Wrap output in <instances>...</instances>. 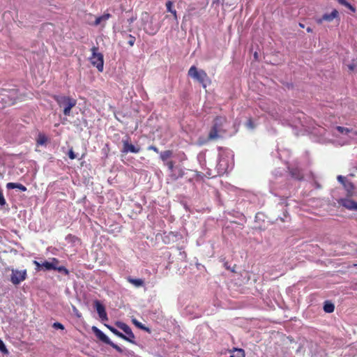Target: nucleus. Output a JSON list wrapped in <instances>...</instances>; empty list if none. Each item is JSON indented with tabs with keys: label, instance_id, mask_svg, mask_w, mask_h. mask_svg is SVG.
<instances>
[{
	"label": "nucleus",
	"instance_id": "obj_1",
	"mask_svg": "<svg viewBox=\"0 0 357 357\" xmlns=\"http://www.w3.org/2000/svg\"><path fill=\"white\" fill-rule=\"evenodd\" d=\"M227 120L225 116H218L213 121L208 135V141L217 140L223 137L227 132Z\"/></svg>",
	"mask_w": 357,
	"mask_h": 357
},
{
	"label": "nucleus",
	"instance_id": "obj_46",
	"mask_svg": "<svg viewBox=\"0 0 357 357\" xmlns=\"http://www.w3.org/2000/svg\"><path fill=\"white\" fill-rule=\"evenodd\" d=\"M73 310L75 314L79 318L81 317V314L79 312L78 310L75 306L73 307Z\"/></svg>",
	"mask_w": 357,
	"mask_h": 357
},
{
	"label": "nucleus",
	"instance_id": "obj_10",
	"mask_svg": "<svg viewBox=\"0 0 357 357\" xmlns=\"http://www.w3.org/2000/svg\"><path fill=\"white\" fill-rule=\"evenodd\" d=\"M93 305L97 311V313L98 314L100 319L102 321H107L108 317L105 306L98 300L94 301Z\"/></svg>",
	"mask_w": 357,
	"mask_h": 357
},
{
	"label": "nucleus",
	"instance_id": "obj_19",
	"mask_svg": "<svg viewBox=\"0 0 357 357\" xmlns=\"http://www.w3.org/2000/svg\"><path fill=\"white\" fill-rule=\"evenodd\" d=\"M110 17H111V15L109 13H105L102 15L96 17V21L93 24L97 26L101 23H105Z\"/></svg>",
	"mask_w": 357,
	"mask_h": 357
},
{
	"label": "nucleus",
	"instance_id": "obj_48",
	"mask_svg": "<svg viewBox=\"0 0 357 357\" xmlns=\"http://www.w3.org/2000/svg\"><path fill=\"white\" fill-rule=\"evenodd\" d=\"M180 255L181 256L182 258L186 257V254L185 252H180Z\"/></svg>",
	"mask_w": 357,
	"mask_h": 357
},
{
	"label": "nucleus",
	"instance_id": "obj_47",
	"mask_svg": "<svg viewBox=\"0 0 357 357\" xmlns=\"http://www.w3.org/2000/svg\"><path fill=\"white\" fill-rule=\"evenodd\" d=\"M206 174L208 176H212V177H215L216 176L215 174H213V172L211 169H208L206 172Z\"/></svg>",
	"mask_w": 357,
	"mask_h": 357
},
{
	"label": "nucleus",
	"instance_id": "obj_33",
	"mask_svg": "<svg viewBox=\"0 0 357 357\" xmlns=\"http://www.w3.org/2000/svg\"><path fill=\"white\" fill-rule=\"evenodd\" d=\"M54 271H57L58 272L63 273L65 275H68L69 274V271L63 266H59L58 265H56Z\"/></svg>",
	"mask_w": 357,
	"mask_h": 357
},
{
	"label": "nucleus",
	"instance_id": "obj_31",
	"mask_svg": "<svg viewBox=\"0 0 357 357\" xmlns=\"http://www.w3.org/2000/svg\"><path fill=\"white\" fill-rule=\"evenodd\" d=\"M230 357H245L244 350L242 349H234Z\"/></svg>",
	"mask_w": 357,
	"mask_h": 357
},
{
	"label": "nucleus",
	"instance_id": "obj_7",
	"mask_svg": "<svg viewBox=\"0 0 357 357\" xmlns=\"http://www.w3.org/2000/svg\"><path fill=\"white\" fill-rule=\"evenodd\" d=\"M11 274L10 277V281L14 285H18L22 282L26 280L27 277V272L26 269L24 270H18L15 268H11Z\"/></svg>",
	"mask_w": 357,
	"mask_h": 357
},
{
	"label": "nucleus",
	"instance_id": "obj_6",
	"mask_svg": "<svg viewBox=\"0 0 357 357\" xmlns=\"http://www.w3.org/2000/svg\"><path fill=\"white\" fill-rule=\"evenodd\" d=\"M230 168L229 155L224 153L219 155L218 163L216 165V171L218 175L226 173Z\"/></svg>",
	"mask_w": 357,
	"mask_h": 357
},
{
	"label": "nucleus",
	"instance_id": "obj_8",
	"mask_svg": "<svg viewBox=\"0 0 357 357\" xmlns=\"http://www.w3.org/2000/svg\"><path fill=\"white\" fill-rule=\"evenodd\" d=\"M116 326L126 333V335L123 334L124 337H121L122 339L130 343L136 344L135 335L128 325L121 321H117Z\"/></svg>",
	"mask_w": 357,
	"mask_h": 357
},
{
	"label": "nucleus",
	"instance_id": "obj_41",
	"mask_svg": "<svg viewBox=\"0 0 357 357\" xmlns=\"http://www.w3.org/2000/svg\"><path fill=\"white\" fill-rule=\"evenodd\" d=\"M337 181L341 183L342 185H344V183H345L348 180L347 179L346 177L343 176H341V175H339L337 176Z\"/></svg>",
	"mask_w": 357,
	"mask_h": 357
},
{
	"label": "nucleus",
	"instance_id": "obj_9",
	"mask_svg": "<svg viewBox=\"0 0 357 357\" xmlns=\"http://www.w3.org/2000/svg\"><path fill=\"white\" fill-rule=\"evenodd\" d=\"M130 137H127L126 139H123L122 144L123 148L121 149V153L127 154L128 153H138L141 151V148L139 146H135L129 142Z\"/></svg>",
	"mask_w": 357,
	"mask_h": 357
},
{
	"label": "nucleus",
	"instance_id": "obj_12",
	"mask_svg": "<svg viewBox=\"0 0 357 357\" xmlns=\"http://www.w3.org/2000/svg\"><path fill=\"white\" fill-rule=\"evenodd\" d=\"M91 330L96 336V337L99 339L100 341L107 344H108L110 342L111 340H109V338L98 328H97L96 326H92Z\"/></svg>",
	"mask_w": 357,
	"mask_h": 357
},
{
	"label": "nucleus",
	"instance_id": "obj_50",
	"mask_svg": "<svg viewBox=\"0 0 357 357\" xmlns=\"http://www.w3.org/2000/svg\"><path fill=\"white\" fill-rule=\"evenodd\" d=\"M299 26H300L301 27H302V28H304V25H303V24H301V23H299Z\"/></svg>",
	"mask_w": 357,
	"mask_h": 357
},
{
	"label": "nucleus",
	"instance_id": "obj_23",
	"mask_svg": "<svg viewBox=\"0 0 357 357\" xmlns=\"http://www.w3.org/2000/svg\"><path fill=\"white\" fill-rule=\"evenodd\" d=\"M65 239L68 243H71L73 245H75L79 241V239L73 234H68Z\"/></svg>",
	"mask_w": 357,
	"mask_h": 357
},
{
	"label": "nucleus",
	"instance_id": "obj_29",
	"mask_svg": "<svg viewBox=\"0 0 357 357\" xmlns=\"http://www.w3.org/2000/svg\"><path fill=\"white\" fill-rule=\"evenodd\" d=\"M132 322L133 324L139 328L142 329V330H144L148 333H151V330L149 328L145 326L144 324H142L141 322H139V321H137V319H132Z\"/></svg>",
	"mask_w": 357,
	"mask_h": 357
},
{
	"label": "nucleus",
	"instance_id": "obj_35",
	"mask_svg": "<svg viewBox=\"0 0 357 357\" xmlns=\"http://www.w3.org/2000/svg\"><path fill=\"white\" fill-rule=\"evenodd\" d=\"M0 351L3 354H9V351L7 349L4 342H3V340L0 338Z\"/></svg>",
	"mask_w": 357,
	"mask_h": 357
},
{
	"label": "nucleus",
	"instance_id": "obj_27",
	"mask_svg": "<svg viewBox=\"0 0 357 357\" xmlns=\"http://www.w3.org/2000/svg\"><path fill=\"white\" fill-rule=\"evenodd\" d=\"M172 155V151L170 150L160 152V158L162 161H166Z\"/></svg>",
	"mask_w": 357,
	"mask_h": 357
},
{
	"label": "nucleus",
	"instance_id": "obj_3",
	"mask_svg": "<svg viewBox=\"0 0 357 357\" xmlns=\"http://www.w3.org/2000/svg\"><path fill=\"white\" fill-rule=\"evenodd\" d=\"M54 99L60 107H63V114L65 116H70L71 109L77 104V100L70 96L55 95L54 96Z\"/></svg>",
	"mask_w": 357,
	"mask_h": 357
},
{
	"label": "nucleus",
	"instance_id": "obj_43",
	"mask_svg": "<svg viewBox=\"0 0 357 357\" xmlns=\"http://www.w3.org/2000/svg\"><path fill=\"white\" fill-rule=\"evenodd\" d=\"M68 156L70 159L73 160L75 158H76L77 155H75V153H74V151H73V149H70L69 150V152H68Z\"/></svg>",
	"mask_w": 357,
	"mask_h": 357
},
{
	"label": "nucleus",
	"instance_id": "obj_30",
	"mask_svg": "<svg viewBox=\"0 0 357 357\" xmlns=\"http://www.w3.org/2000/svg\"><path fill=\"white\" fill-rule=\"evenodd\" d=\"M105 326L112 333H114L115 335H116L117 337H123V333H122L121 332L119 331L116 328H115L114 327L110 326V325H107L105 324Z\"/></svg>",
	"mask_w": 357,
	"mask_h": 357
},
{
	"label": "nucleus",
	"instance_id": "obj_32",
	"mask_svg": "<svg viewBox=\"0 0 357 357\" xmlns=\"http://www.w3.org/2000/svg\"><path fill=\"white\" fill-rule=\"evenodd\" d=\"M184 175V172L181 168H177L176 171L172 172V176L174 179H178V178L183 177Z\"/></svg>",
	"mask_w": 357,
	"mask_h": 357
},
{
	"label": "nucleus",
	"instance_id": "obj_24",
	"mask_svg": "<svg viewBox=\"0 0 357 357\" xmlns=\"http://www.w3.org/2000/svg\"><path fill=\"white\" fill-rule=\"evenodd\" d=\"M335 310V305L330 301H325L324 304V310L327 313H331Z\"/></svg>",
	"mask_w": 357,
	"mask_h": 357
},
{
	"label": "nucleus",
	"instance_id": "obj_49",
	"mask_svg": "<svg viewBox=\"0 0 357 357\" xmlns=\"http://www.w3.org/2000/svg\"><path fill=\"white\" fill-rule=\"evenodd\" d=\"M306 30H307V31L308 33L312 32V29L311 27H310V26H309V27H307Z\"/></svg>",
	"mask_w": 357,
	"mask_h": 357
},
{
	"label": "nucleus",
	"instance_id": "obj_39",
	"mask_svg": "<svg viewBox=\"0 0 357 357\" xmlns=\"http://www.w3.org/2000/svg\"><path fill=\"white\" fill-rule=\"evenodd\" d=\"M245 125H246V127L250 130H253L255 128V123L250 119L248 120Z\"/></svg>",
	"mask_w": 357,
	"mask_h": 357
},
{
	"label": "nucleus",
	"instance_id": "obj_37",
	"mask_svg": "<svg viewBox=\"0 0 357 357\" xmlns=\"http://www.w3.org/2000/svg\"><path fill=\"white\" fill-rule=\"evenodd\" d=\"M33 263L36 266L35 270L36 271H38V272L43 271V266H42L43 261H38L34 260V261H33Z\"/></svg>",
	"mask_w": 357,
	"mask_h": 357
},
{
	"label": "nucleus",
	"instance_id": "obj_25",
	"mask_svg": "<svg viewBox=\"0 0 357 357\" xmlns=\"http://www.w3.org/2000/svg\"><path fill=\"white\" fill-rule=\"evenodd\" d=\"M337 1L340 5L349 9L351 12H353V13L356 12V8L354 6H352L349 2H348L347 0H337Z\"/></svg>",
	"mask_w": 357,
	"mask_h": 357
},
{
	"label": "nucleus",
	"instance_id": "obj_52",
	"mask_svg": "<svg viewBox=\"0 0 357 357\" xmlns=\"http://www.w3.org/2000/svg\"><path fill=\"white\" fill-rule=\"evenodd\" d=\"M203 158V155H198V158Z\"/></svg>",
	"mask_w": 357,
	"mask_h": 357
},
{
	"label": "nucleus",
	"instance_id": "obj_5",
	"mask_svg": "<svg viewBox=\"0 0 357 357\" xmlns=\"http://www.w3.org/2000/svg\"><path fill=\"white\" fill-rule=\"evenodd\" d=\"M92 52L91 56L89 60L91 64L96 67L99 72H102L104 66L103 55L102 53L98 52V47L93 46L91 49Z\"/></svg>",
	"mask_w": 357,
	"mask_h": 357
},
{
	"label": "nucleus",
	"instance_id": "obj_11",
	"mask_svg": "<svg viewBox=\"0 0 357 357\" xmlns=\"http://www.w3.org/2000/svg\"><path fill=\"white\" fill-rule=\"evenodd\" d=\"M59 264V260L56 258L52 257L50 261H43V271H49L54 270L55 266Z\"/></svg>",
	"mask_w": 357,
	"mask_h": 357
},
{
	"label": "nucleus",
	"instance_id": "obj_17",
	"mask_svg": "<svg viewBox=\"0 0 357 357\" xmlns=\"http://www.w3.org/2000/svg\"><path fill=\"white\" fill-rule=\"evenodd\" d=\"M6 188L8 190L17 188L22 192L26 191V186L19 183H8L6 184Z\"/></svg>",
	"mask_w": 357,
	"mask_h": 357
},
{
	"label": "nucleus",
	"instance_id": "obj_34",
	"mask_svg": "<svg viewBox=\"0 0 357 357\" xmlns=\"http://www.w3.org/2000/svg\"><path fill=\"white\" fill-rule=\"evenodd\" d=\"M173 4L171 1H167L166 3L167 10L168 12L172 13L175 17H176V11L172 8Z\"/></svg>",
	"mask_w": 357,
	"mask_h": 357
},
{
	"label": "nucleus",
	"instance_id": "obj_42",
	"mask_svg": "<svg viewBox=\"0 0 357 357\" xmlns=\"http://www.w3.org/2000/svg\"><path fill=\"white\" fill-rule=\"evenodd\" d=\"M167 166H168V168L170 171H172V172L174 171H176L177 168H175L174 167V163L172 161H169L167 162Z\"/></svg>",
	"mask_w": 357,
	"mask_h": 357
},
{
	"label": "nucleus",
	"instance_id": "obj_14",
	"mask_svg": "<svg viewBox=\"0 0 357 357\" xmlns=\"http://www.w3.org/2000/svg\"><path fill=\"white\" fill-rule=\"evenodd\" d=\"M270 115L275 120H289V116H287L286 114L282 112L281 109L279 108L278 111L275 109L270 110L268 112Z\"/></svg>",
	"mask_w": 357,
	"mask_h": 357
},
{
	"label": "nucleus",
	"instance_id": "obj_22",
	"mask_svg": "<svg viewBox=\"0 0 357 357\" xmlns=\"http://www.w3.org/2000/svg\"><path fill=\"white\" fill-rule=\"evenodd\" d=\"M108 345L111 346L112 348H114V349H116L118 352L119 353H123L124 352V351L119 347L118 346L117 344H114L113 342L110 341V342L108 344ZM125 354L126 356H128L129 354H134V352L133 351H128V350H126L125 351Z\"/></svg>",
	"mask_w": 357,
	"mask_h": 357
},
{
	"label": "nucleus",
	"instance_id": "obj_44",
	"mask_svg": "<svg viewBox=\"0 0 357 357\" xmlns=\"http://www.w3.org/2000/svg\"><path fill=\"white\" fill-rule=\"evenodd\" d=\"M356 67H357V66H356V63H351V64L348 65V68H349V69L351 71H354V70H356Z\"/></svg>",
	"mask_w": 357,
	"mask_h": 357
},
{
	"label": "nucleus",
	"instance_id": "obj_16",
	"mask_svg": "<svg viewBox=\"0 0 357 357\" xmlns=\"http://www.w3.org/2000/svg\"><path fill=\"white\" fill-rule=\"evenodd\" d=\"M289 172L291 174V176L292 178L297 179V180H301L303 178V174L301 172V170L298 168H290L289 167Z\"/></svg>",
	"mask_w": 357,
	"mask_h": 357
},
{
	"label": "nucleus",
	"instance_id": "obj_4",
	"mask_svg": "<svg viewBox=\"0 0 357 357\" xmlns=\"http://www.w3.org/2000/svg\"><path fill=\"white\" fill-rule=\"evenodd\" d=\"M188 75L200 83L204 88L206 87V81L208 80V77L204 70H199L195 66H192L188 72Z\"/></svg>",
	"mask_w": 357,
	"mask_h": 357
},
{
	"label": "nucleus",
	"instance_id": "obj_40",
	"mask_svg": "<svg viewBox=\"0 0 357 357\" xmlns=\"http://www.w3.org/2000/svg\"><path fill=\"white\" fill-rule=\"evenodd\" d=\"M52 327L54 329H61V330L64 329V326L59 322H54L52 325Z\"/></svg>",
	"mask_w": 357,
	"mask_h": 357
},
{
	"label": "nucleus",
	"instance_id": "obj_38",
	"mask_svg": "<svg viewBox=\"0 0 357 357\" xmlns=\"http://www.w3.org/2000/svg\"><path fill=\"white\" fill-rule=\"evenodd\" d=\"M128 43L130 46H133L135 43V37L132 36V35H128Z\"/></svg>",
	"mask_w": 357,
	"mask_h": 357
},
{
	"label": "nucleus",
	"instance_id": "obj_20",
	"mask_svg": "<svg viewBox=\"0 0 357 357\" xmlns=\"http://www.w3.org/2000/svg\"><path fill=\"white\" fill-rule=\"evenodd\" d=\"M287 204L284 199H282L280 202L278 203V206H280L282 210H283V217L278 216L277 220L280 219L282 222H284V218L287 217V211L286 209H284V207H286Z\"/></svg>",
	"mask_w": 357,
	"mask_h": 357
},
{
	"label": "nucleus",
	"instance_id": "obj_13",
	"mask_svg": "<svg viewBox=\"0 0 357 357\" xmlns=\"http://www.w3.org/2000/svg\"><path fill=\"white\" fill-rule=\"evenodd\" d=\"M339 203L349 210L357 211V202L350 199H341Z\"/></svg>",
	"mask_w": 357,
	"mask_h": 357
},
{
	"label": "nucleus",
	"instance_id": "obj_18",
	"mask_svg": "<svg viewBox=\"0 0 357 357\" xmlns=\"http://www.w3.org/2000/svg\"><path fill=\"white\" fill-rule=\"evenodd\" d=\"M127 280L136 287H142L144 284V281L140 278H132L131 277H128Z\"/></svg>",
	"mask_w": 357,
	"mask_h": 357
},
{
	"label": "nucleus",
	"instance_id": "obj_15",
	"mask_svg": "<svg viewBox=\"0 0 357 357\" xmlns=\"http://www.w3.org/2000/svg\"><path fill=\"white\" fill-rule=\"evenodd\" d=\"M338 16V11L335 9L332 10L331 13H326L324 14L321 19L319 20V23H321L323 20L327 21V22H331L335 18H336Z\"/></svg>",
	"mask_w": 357,
	"mask_h": 357
},
{
	"label": "nucleus",
	"instance_id": "obj_51",
	"mask_svg": "<svg viewBox=\"0 0 357 357\" xmlns=\"http://www.w3.org/2000/svg\"><path fill=\"white\" fill-rule=\"evenodd\" d=\"M254 56H255V57H256V58H257V52H255V54H254Z\"/></svg>",
	"mask_w": 357,
	"mask_h": 357
},
{
	"label": "nucleus",
	"instance_id": "obj_26",
	"mask_svg": "<svg viewBox=\"0 0 357 357\" xmlns=\"http://www.w3.org/2000/svg\"><path fill=\"white\" fill-rule=\"evenodd\" d=\"M47 142V137L43 133H39L36 142L38 145L43 146L45 145Z\"/></svg>",
	"mask_w": 357,
	"mask_h": 357
},
{
	"label": "nucleus",
	"instance_id": "obj_36",
	"mask_svg": "<svg viewBox=\"0 0 357 357\" xmlns=\"http://www.w3.org/2000/svg\"><path fill=\"white\" fill-rule=\"evenodd\" d=\"M336 130L343 135H347L349 132H351L350 129L342 126H337Z\"/></svg>",
	"mask_w": 357,
	"mask_h": 357
},
{
	"label": "nucleus",
	"instance_id": "obj_45",
	"mask_svg": "<svg viewBox=\"0 0 357 357\" xmlns=\"http://www.w3.org/2000/svg\"><path fill=\"white\" fill-rule=\"evenodd\" d=\"M148 149H149V150H152V151H155V153H159V150H158V149L156 146H153V145L149 146L148 147Z\"/></svg>",
	"mask_w": 357,
	"mask_h": 357
},
{
	"label": "nucleus",
	"instance_id": "obj_28",
	"mask_svg": "<svg viewBox=\"0 0 357 357\" xmlns=\"http://www.w3.org/2000/svg\"><path fill=\"white\" fill-rule=\"evenodd\" d=\"M344 189L347 190L348 194H352L354 190V184L349 180L343 185Z\"/></svg>",
	"mask_w": 357,
	"mask_h": 357
},
{
	"label": "nucleus",
	"instance_id": "obj_21",
	"mask_svg": "<svg viewBox=\"0 0 357 357\" xmlns=\"http://www.w3.org/2000/svg\"><path fill=\"white\" fill-rule=\"evenodd\" d=\"M277 181H273V180H271L270 181V192L274 195L275 196H284V195H282L278 192H276L277 189H278V186H277Z\"/></svg>",
	"mask_w": 357,
	"mask_h": 357
},
{
	"label": "nucleus",
	"instance_id": "obj_2",
	"mask_svg": "<svg viewBox=\"0 0 357 357\" xmlns=\"http://www.w3.org/2000/svg\"><path fill=\"white\" fill-rule=\"evenodd\" d=\"M18 98L17 89H2L0 91V108L14 105Z\"/></svg>",
	"mask_w": 357,
	"mask_h": 357
}]
</instances>
